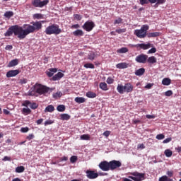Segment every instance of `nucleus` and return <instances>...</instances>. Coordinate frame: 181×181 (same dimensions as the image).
Segmentation results:
<instances>
[{
  "instance_id": "obj_1",
  "label": "nucleus",
  "mask_w": 181,
  "mask_h": 181,
  "mask_svg": "<svg viewBox=\"0 0 181 181\" xmlns=\"http://www.w3.org/2000/svg\"><path fill=\"white\" fill-rule=\"evenodd\" d=\"M17 36L18 39L22 40L26 37L28 35H30L29 30L26 28V24H24L23 27L18 25L11 26L7 31L4 33V36L6 37L9 36Z\"/></svg>"
},
{
  "instance_id": "obj_2",
  "label": "nucleus",
  "mask_w": 181,
  "mask_h": 181,
  "mask_svg": "<svg viewBox=\"0 0 181 181\" xmlns=\"http://www.w3.org/2000/svg\"><path fill=\"white\" fill-rule=\"evenodd\" d=\"M17 36L18 39L22 40L26 37L28 35H30L29 30L26 28V24H24L23 27L18 25L11 26L7 31L4 33V36L6 37L9 36Z\"/></svg>"
},
{
  "instance_id": "obj_3",
  "label": "nucleus",
  "mask_w": 181,
  "mask_h": 181,
  "mask_svg": "<svg viewBox=\"0 0 181 181\" xmlns=\"http://www.w3.org/2000/svg\"><path fill=\"white\" fill-rule=\"evenodd\" d=\"M99 168L103 172H108V170H115L117 168H121L122 163L119 160H112L110 162L107 160L102 161L99 163Z\"/></svg>"
},
{
  "instance_id": "obj_4",
  "label": "nucleus",
  "mask_w": 181,
  "mask_h": 181,
  "mask_svg": "<svg viewBox=\"0 0 181 181\" xmlns=\"http://www.w3.org/2000/svg\"><path fill=\"white\" fill-rule=\"evenodd\" d=\"M46 21H33L31 25L25 24L26 28L28 30V33H35V32H37L40 30L42 28V23H45Z\"/></svg>"
},
{
  "instance_id": "obj_5",
  "label": "nucleus",
  "mask_w": 181,
  "mask_h": 181,
  "mask_svg": "<svg viewBox=\"0 0 181 181\" xmlns=\"http://www.w3.org/2000/svg\"><path fill=\"white\" fill-rule=\"evenodd\" d=\"M148 30H149V25H143L141 27V29H136L134 32V35L139 37V39H145V37L147 36Z\"/></svg>"
},
{
  "instance_id": "obj_6",
  "label": "nucleus",
  "mask_w": 181,
  "mask_h": 181,
  "mask_svg": "<svg viewBox=\"0 0 181 181\" xmlns=\"http://www.w3.org/2000/svg\"><path fill=\"white\" fill-rule=\"evenodd\" d=\"M46 35H60L62 33V29L57 24H52L49 25L45 30Z\"/></svg>"
},
{
  "instance_id": "obj_7",
  "label": "nucleus",
  "mask_w": 181,
  "mask_h": 181,
  "mask_svg": "<svg viewBox=\"0 0 181 181\" xmlns=\"http://www.w3.org/2000/svg\"><path fill=\"white\" fill-rule=\"evenodd\" d=\"M34 90H35V93H37V94H39L40 95H45V94H47V93L50 91V88L40 83H36L34 85Z\"/></svg>"
},
{
  "instance_id": "obj_8",
  "label": "nucleus",
  "mask_w": 181,
  "mask_h": 181,
  "mask_svg": "<svg viewBox=\"0 0 181 181\" xmlns=\"http://www.w3.org/2000/svg\"><path fill=\"white\" fill-rule=\"evenodd\" d=\"M132 176H129V179H132L134 181H142L145 180V173H140L136 171L131 173Z\"/></svg>"
},
{
  "instance_id": "obj_9",
  "label": "nucleus",
  "mask_w": 181,
  "mask_h": 181,
  "mask_svg": "<svg viewBox=\"0 0 181 181\" xmlns=\"http://www.w3.org/2000/svg\"><path fill=\"white\" fill-rule=\"evenodd\" d=\"M49 4V0H33L32 1V5L35 6V8H43V6H46Z\"/></svg>"
},
{
  "instance_id": "obj_10",
  "label": "nucleus",
  "mask_w": 181,
  "mask_h": 181,
  "mask_svg": "<svg viewBox=\"0 0 181 181\" xmlns=\"http://www.w3.org/2000/svg\"><path fill=\"white\" fill-rule=\"evenodd\" d=\"M82 28L86 32H91L95 28V24L93 21H88L83 25Z\"/></svg>"
},
{
  "instance_id": "obj_11",
  "label": "nucleus",
  "mask_w": 181,
  "mask_h": 181,
  "mask_svg": "<svg viewBox=\"0 0 181 181\" xmlns=\"http://www.w3.org/2000/svg\"><path fill=\"white\" fill-rule=\"evenodd\" d=\"M146 60H148V55L144 54H141L135 58V61L137 63H142L143 64H145V63H146Z\"/></svg>"
},
{
  "instance_id": "obj_12",
  "label": "nucleus",
  "mask_w": 181,
  "mask_h": 181,
  "mask_svg": "<svg viewBox=\"0 0 181 181\" xmlns=\"http://www.w3.org/2000/svg\"><path fill=\"white\" fill-rule=\"evenodd\" d=\"M86 173L88 179H97L98 177V173H95L94 170H88Z\"/></svg>"
},
{
  "instance_id": "obj_13",
  "label": "nucleus",
  "mask_w": 181,
  "mask_h": 181,
  "mask_svg": "<svg viewBox=\"0 0 181 181\" xmlns=\"http://www.w3.org/2000/svg\"><path fill=\"white\" fill-rule=\"evenodd\" d=\"M19 73H21V70L19 69L10 70L6 73V77L8 78L11 77H16Z\"/></svg>"
},
{
  "instance_id": "obj_14",
  "label": "nucleus",
  "mask_w": 181,
  "mask_h": 181,
  "mask_svg": "<svg viewBox=\"0 0 181 181\" xmlns=\"http://www.w3.org/2000/svg\"><path fill=\"white\" fill-rule=\"evenodd\" d=\"M134 91V86L131 83L124 84V93H132Z\"/></svg>"
},
{
  "instance_id": "obj_15",
  "label": "nucleus",
  "mask_w": 181,
  "mask_h": 181,
  "mask_svg": "<svg viewBox=\"0 0 181 181\" xmlns=\"http://www.w3.org/2000/svg\"><path fill=\"white\" fill-rule=\"evenodd\" d=\"M47 77H53L54 73H57V68H51L46 71Z\"/></svg>"
},
{
  "instance_id": "obj_16",
  "label": "nucleus",
  "mask_w": 181,
  "mask_h": 181,
  "mask_svg": "<svg viewBox=\"0 0 181 181\" xmlns=\"http://www.w3.org/2000/svg\"><path fill=\"white\" fill-rule=\"evenodd\" d=\"M138 47H140V49H143V50H148V49H150V47H153V45H151L150 43L148 44H137Z\"/></svg>"
},
{
  "instance_id": "obj_17",
  "label": "nucleus",
  "mask_w": 181,
  "mask_h": 181,
  "mask_svg": "<svg viewBox=\"0 0 181 181\" xmlns=\"http://www.w3.org/2000/svg\"><path fill=\"white\" fill-rule=\"evenodd\" d=\"M64 74L62 72H58L54 76H52V80L53 81H57V80H60V78H63Z\"/></svg>"
},
{
  "instance_id": "obj_18",
  "label": "nucleus",
  "mask_w": 181,
  "mask_h": 181,
  "mask_svg": "<svg viewBox=\"0 0 181 181\" xmlns=\"http://www.w3.org/2000/svg\"><path fill=\"white\" fill-rule=\"evenodd\" d=\"M129 64L127 62H121L116 65L117 69H128Z\"/></svg>"
},
{
  "instance_id": "obj_19",
  "label": "nucleus",
  "mask_w": 181,
  "mask_h": 181,
  "mask_svg": "<svg viewBox=\"0 0 181 181\" xmlns=\"http://www.w3.org/2000/svg\"><path fill=\"white\" fill-rule=\"evenodd\" d=\"M146 62L148 63H150V64H155V63H156L158 60L156 59V57H155L154 56H151L147 58Z\"/></svg>"
},
{
  "instance_id": "obj_20",
  "label": "nucleus",
  "mask_w": 181,
  "mask_h": 181,
  "mask_svg": "<svg viewBox=\"0 0 181 181\" xmlns=\"http://www.w3.org/2000/svg\"><path fill=\"white\" fill-rule=\"evenodd\" d=\"M117 90L119 94H124L125 93V87L124 86L118 84L117 87Z\"/></svg>"
},
{
  "instance_id": "obj_21",
  "label": "nucleus",
  "mask_w": 181,
  "mask_h": 181,
  "mask_svg": "<svg viewBox=\"0 0 181 181\" xmlns=\"http://www.w3.org/2000/svg\"><path fill=\"white\" fill-rule=\"evenodd\" d=\"M160 36V33L159 32H155V33H147V37H158Z\"/></svg>"
},
{
  "instance_id": "obj_22",
  "label": "nucleus",
  "mask_w": 181,
  "mask_h": 181,
  "mask_svg": "<svg viewBox=\"0 0 181 181\" xmlns=\"http://www.w3.org/2000/svg\"><path fill=\"white\" fill-rule=\"evenodd\" d=\"M99 87L101 90H103V91H107L108 90V85H107V83L105 82H101L99 84Z\"/></svg>"
},
{
  "instance_id": "obj_23",
  "label": "nucleus",
  "mask_w": 181,
  "mask_h": 181,
  "mask_svg": "<svg viewBox=\"0 0 181 181\" xmlns=\"http://www.w3.org/2000/svg\"><path fill=\"white\" fill-rule=\"evenodd\" d=\"M170 83H172V81L169 78H164L162 80L163 86H170Z\"/></svg>"
},
{
  "instance_id": "obj_24",
  "label": "nucleus",
  "mask_w": 181,
  "mask_h": 181,
  "mask_svg": "<svg viewBox=\"0 0 181 181\" xmlns=\"http://www.w3.org/2000/svg\"><path fill=\"white\" fill-rule=\"evenodd\" d=\"M54 111V106L53 105H49L45 109V112H53Z\"/></svg>"
},
{
  "instance_id": "obj_25",
  "label": "nucleus",
  "mask_w": 181,
  "mask_h": 181,
  "mask_svg": "<svg viewBox=\"0 0 181 181\" xmlns=\"http://www.w3.org/2000/svg\"><path fill=\"white\" fill-rule=\"evenodd\" d=\"M74 36H84V32L82 30H76L73 32Z\"/></svg>"
},
{
  "instance_id": "obj_26",
  "label": "nucleus",
  "mask_w": 181,
  "mask_h": 181,
  "mask_svg": "<svg viewBox=\"0 0 181 181\" xmlns=\"http://www.w3.org/2000/svg\"><path fill=\"white\" fill-rule=\"evenodd\" d=\"M145 74V69L144 68H140L135 71L136 76H143V74Z\"/></svg>"
},
{
  "instance_id": "obj_27",
  "label": "nucleus",
  "mask_w": 181,
  "mask_h": 181,
  "mask_svg": "<svg viewBox=\"0 0 181 181\" xmlns=\"http://www.w3.org/2000/svg\"><path fill=\"white\" fill-rule=\"evenodd\" d=\"M18 59H13L8 63V67H14V66H18Z\"/></svg>"
},
{
  "instance_id": "obj_28",
  "label": "nucleus",
  "mask_w": 181,
  "mask_h": 181,
  "mask_svg": "<svg viewBox=\"0 0 181 181\" xmlns=\"http://www.w3.org/2000/svg\"><path fill=\"white\" fill-rule=\"evenodd\" d=\"M86 97H88V98H95V97H97V93L88 91L86 93Z\"/></svg>"
},
{
  "instance_id": "obj_29",
  "label": "nucleus",
  "mask_w": 181,
  "mask_h": 181,
  "mask_svg": "<svg viewBox=\"0 0 181 181\" xmlns=\"http://www.w3.org/2000/svg\"><path fill=\"white\" fill-rule=\"evenodd\" d=\"M75 102L78 104H83V103H86V98L83 97H76L75 98Z\"/></svg>"
},
{
  "instance_id": "obj_30",
  "label": "nucleus",
  "mask_w": 181,
  "mask_h": 181,
  "mask_svg": "<svg viewBox=\"0 0 181 181\" xmlns=\"http://www.w3.org/2000/svg\"><path fill=\"white\" fill-rule=\"evenodd\" d=\"M60 117H61V119H62V121H69V119H70V118H71V117L68 114H62L60 115Z\"/></svg>"
},
{
  "instance_id": "obj_31",
  "label": "nucleus",
  "mask_w": 181,
  "mask_h": 181,
  "mask_svg": "<svg viewBox=\"0 0 181 181\" xmlns=\"http://www.w3.org/2000/svg\"><path fill=\"white\" fill-rule=\"evenodd\" d=\"M16 173H23V172H25V167L24 166H18L16 168Z\"/></svg>"
},
{
  "instance_id": "obj_32",
  "label": "nucleus",
  "mask_w": 181,
  "mask_h": 181,
  "mask_svg": "<svg viewBox=\"0 0 181 181\" xmlns=\"http://www.w3.org/2000/svg\"><path fill=\"white\" fill-rule=\"evenodd\" d=\"M128 52H129V49L127 47H122L117 50V53H120V54L128 53Z\"/></svg>"
},
{
  "instance_id": "obj_33",
  "label": "nucleus",
  "mask_w": 181,
  "mask_h": 181,
  "mask_svg": "<svg viewBox=\"0 0 181 181\" xmlns=\"http://www.w3.org/2000/svg\"><path fill=\"white\" fill-rule=\"evenodd\" d=\"M57 110L59 112H64V111H66V106L64 105H59L57 107Z\"/></svg>"
},
{
  "instance_id": "obj_34",
  "label": "nucleus",
  "mask_w": 181,
  "mask_h": 181,
  "mask_svg": "<svg viewBox=\"0 0 181 181\" xmlns=\"http://www.w3.org/2000/svg\"><path fill=\"white\" fill-rule=\"evenodd\" d=\"M81 141H90V134H83L80 136Z\"/></svg>"
},
{
  "instance_id": "obj_35",
  "label": "nucleus",
  "mask_w": 181,
  "mask_h": 181,
  "mask_svg": "<svg viewBox=\"0 0 181 181\" xmlns=\"http://www.w3.org/2000/svg\"><path fill=\"white\" fill-rule=\"evenodd\" d=\"M164 153L167 158H170V156H172V155H173V152H172V151H170V149H166L164 151Z\"/></svg>"
},
{
  "instance_id": "obj_36",
  "label": "nucleus",
  "mask_w": 181,
  "mask_h": 181,
  "mask_svg": "<svg viewBox=\"0 0 181 181\" xmlns=\"http://www.w3.org/2000/svg\"><path fill=\"white\" fill-rule=\"evenodd\" d=\"M166 2V0H157L156 4L154 5L155 8H158L159 5H163Z\"/></svg>"
},
{
  "instance_id": "obj_37",
  "label": "nucleus",
  "mask_w": 181,
  "mask_h": 181,
  "mask_svg": "<svg viewBox=\"0 0 181 181\" xmlns=\"http://www.w3.org/2000/svg\"><path fill=\"white\" fill-rule=\"evenodd\" d=\"M4 16H5V18H8L9 19V18H12V16H13V11H6L4 13Z\"/></svg>"
},
{
  "instance_id": "obj_38",
  "label": "nucleus",
  "mask_w": 181,
  "mask_h": 181,
  "mask_svg": "<svg viewBox=\"0 0 181 181\" xmlns=\"http://www.w3.org/2000/svg\"><path fill=\"white\" fill-rule=\"evenodd\" d=\"M23 114H25V115H28V114H30V112H32V110H30V109L29 108H23L22 110Z\"/></svg>"
},
{
  "instance_id": "obj_39",
  "label": "nucleus",
  "mask_w": 181,
  "mask_h": 181,
  "mask_svg": "<svg viewBox=\"0 0 181 181\" xmlns=\"http://www.w3.org/2000/svg\"><path fill=\"white\" fill-rule=\"evenodd\" d=\"M83 67H85L86 69H94V64H91V63H86L83 65Z\"/></svg>"
},
{
  "instance_id": "obj_40",
  "label": "nucleus",
  "mask_w": 181,
  "mask_h": 181,
  "mask_svg": "<svg viewBox=\"0 0 181 181\" xmlns=\"http://www.w3.org/2000/svg\"><path fill=\"white\" fill-rule=\"evenodd\" d=\"M115 32L119 33V35H121V33H125V32H127V28L116 29Z\"/></svg>"
},
{
  "instance_id": "obj_41",
  "label": "nucleus",
  "mask_w": 181,
  "mask_h": 181,
  "mask_svg": "<svg viewBox=\"0 0 181 181\" xmlns=\"http://www.w3.org/2000/svg\"><path fill=\"white\" fill-rule=\"evenodd\" d=\"M114 81L115 80L111 76H109L106 80L107 84H114Z\"/></svg>"
},
{
  "instance_id": "obj_42",
  "label": "nucleus",
  "mask_w": 181,
  "mask_h": 181,
  "mask_svg": "<svg viewBox=\"0 0 181 181\" xmlns=\"http://www.w3.org/2000/svg\"><path fill=\"white\" fill-rule=\"evenodd\" d=\"M37 107H39V105H37V103H33L30 105V107L31 108V110H36Z\"/></svg>"
},
{
  "instance_id": "obj_43",
  "label": "nucleus",
  "mask_w": 181,
  "mask_h": 181,
  "mask_svg": "<svg viewBox=\"0 0 181 181\" xmlns=\"http://www.w3.org/2000/svg\"><path fill=\"white\" fill-rule=\"evenodd\" d=\"M88 60H91V61L94 60V59H95V54L94 53L89 54L88 56Z\"/></svg>"
},
{
  "instance_id": "obj_44",
  "label": "nucleus",
  "mask_w": 181,
  "mask_h": 181,
  "mask_svg": "<svg viewBox=\"0 0 181 181\" xmlns=\"http://www.w3.org/2000/svg\"><path fill=\"white\" fill-rule=\"evenodd\" d=\"M42 18H43V16L40 13H35L33 15L34 19H42Z\"/></svg>"
},
{
  "instance_id": "obj_45",
  "label": "nucleus",
  "mask_w": 181,
  "mask_h": 181,
  "mask_svg": "<svg viewBox=\"0 0 181 181\" xmlns=\"http://www.w3.org/2000/svg\"><path fill=\"white\" fill-rule=\"evenodd\" d=\"M122 18L119 17L117 19H116L114 22V25H119V23H122Z\"/></svg>"
},
{
  "instance_id": "obj_46",
  "label": "nucleus",
  "mask_w": 181,
  "mask_h": 181,
  "mask_svg": "<svg viewBox=\"0 0 181 181\" xmlns=\"http://www.w3.org/2000/svg\"><path fill=\"white\" fill-rule=\"evenodd\" d=\"M70 162L71 163H76L77 162V156H73L70 158Z\"/></svg>"
},
{
  "instance_id": "obj_47",
  "label": "nucleus",
  "mask_w": 181,
  "mask_h": 181,
  "mask_svg": "<svg viewBox=\"0 0 181 181\" xmlns=\"http://www.w3.org/2000/svg\"><path fill=\"white\" fill-rule=\"evenodd\" d=\"M54 122L53 120L48 119L45 122L44 125H45V127H47V125H52V124H53Z\"/></svg>"
},
{
  "instance_id": "obj_48",
  "label": "nucleus",
  "mask_w": 181,
  "mask_h": 181,
  "mask_svg": "<svg viewBox=\"0 0 181 181\" xmlns=\"http://www.w3.org/2000/svg\"><path fill=\"white\" fill-rule=\"evenodd\" d=\"M74 18L76 21H81V19H83V17H81V15H80V14H74Z\"/></svg>"
},
{
  "instance_id": "obj_49",
  "label": "nucleus",
  "mask_w": 181,
  "mask_h": 181,
  "mask_svg": "<svg viewBox=\"0 0 181 181\" xmlns=\"http://www.w3.org/2000/svg\"><path fill=\"white\" fill-rule=\"evenodd\" d=\"M156 139H158V141H160L162 139H165V135L160 134L156 136Z\"/></svg>"
},
{
  "instance_id": "obj_50",
  "label": "nucleus",
  "mask_w": 181,
  "mask_h": 181,
  "mask_svg": "<svg viewBox=\"0 0 181 181\" xmlns=\"http://www.w3.org/2000/svg\"><path fill=\"white\" fill-rule=\"evenodd\" d=\"M173 92L172 90H167L165 93V97H170V95H173Z\"/></svg>"
},
{
  "instance_id": "obj_51",
  "label": "nucleus",
  "mask_w": 181,
  "mask_h": 181,
  "mask_svg": "<svg viewBox=\"0 0 181 181\" xmlns=\"http://www.w3.org/2000/svg\"><path fill=\"white\" fill-rule=\"evenodd\" d=\"M69 160V158L67 156H63L59 158V162H67Z\"/></svg>"
},
{
  "instance_id": "obj_52",
  "label": "nucleus",
  "mask_w": 181,
  "mask_h": 181,
  "mask_svg": "<svg viewBox=\"0 0 181 181\" xmlns=\"http://www.w3.org/2000/svg\"><path fill=\"white\" fill-rule=\"evenodd\" d=\"M152 53H156V47H153V48H151V49H149L148 51V54H151Z\"/></svg>"
},
{
  "instance_id": "obj_53",
  "label": "nucleus",
  "mask_w": 181,
  "mask_h": 181,
  "mask_svg": "<svg viewBox=\"0 0 181 181\" xmlns=\"http://www.w3.org/2000/svg\"><path fill=\"white\" fill-rule=\"evenodd\" d=\"M146 118H148V119H153L156 118V116L155 115H146Z\"/></svg>"
},
{
  "instance_id": "obj_54",
  "label": "nucleus",
  "mask_w": 181,
  "mask_h": 181,
  "mask_svg": "<svg viewBox=\"0 0 181 181\" xmlns=\"http://www.w3.org/2000/svg\"><path fill=\"white\" fill-rule=\"evenodd\" d=\"M33 138H35V135L31 134L26 137V139H28V141H31V139H33Z\"/></svg>"
},
{
  "instance_id": "obj_55",
  "label": "nucleus",
  "mask_w": 181,
  "mask_h": 181,
  "mask_svg": "<svg viewBox=\"0 0 181 181\" xmlns=\"http://www.w3.org/2000/svg\"><path fill=\"white\" fill-rule=\"evenodd\" d=\"M30 104H32V103H30V101H29V100H25V101L23 103V107H28V105H30Z\"/></svg>"
},
{
  "instance_id": "obj_56",
  "label": "nucleus",
  "mask_w": 181,
  "mask_h": 181,
  "mask_svg": "<svg viewBox=\"0 0 181 181\" xmlns=\"http://www.w3.org/2000/svg\"><path fill=\"white\" fill-rule=\"evenodd\" d=\"M62 95H63V93H62V92H57L56 93H54V94L53 95V96H54V98H56V97L60 98V97H62Z\"/></svg>"
},
{
  "instance_id": "obj_57",
  "label": "nucleus",
  "mask_w": 181,
  "mask_h": 181,
  "mask_svg": "<svg viewBox=\"0 0 181 181\" xmlns=\"http://www.w3.org/2000/svg\"><path fill=\"white\" fill-rule=\"evenodd\" d=\"M153 87V83H148L144 88H146L147 90H150V88H152Z\"/></svg>"
},
{
  "instance_id": "obj_58",
  "label": "nucleus",
  "mask_w": 181,
  "mask_h": 181,
  "mask_svg": "<svg viewBox=\"0 0 181 181\" xmlns=\"http://www.w3.org/2000/svg\"><path fill=\"white\" fill-rule=\"evenodd\" d=\"M159 181H168V176L163 175L159 178Z\"/></svg>"
},
{
  "instance_id": "obj_59",
  "label": "nucleus",
  "mask_w": 181,
  "mask_h": 181,
  "mask_svg": "<svg viewBox=\"0 0 181 181\" xmlns=\"http://www.w3.org/2000/svg\"><path fill=\"white\" fill-rule=\"evenodd\" d=\"M21 131L23 132V133H26L29 131V127H22L21 129Z\"/></svg>"
},
{
  "instance_id": "obj_60",
  "label": "nucleus",
  "mask_w": 181,
  "mask_h": 181,
  "mask_svg": "<svg viewBox=\"0 0 181 181\" xmlns=\"http://www.w3.org/2000/svg\"><path fill=\"white\" fill-rule=\"evenodd\" d=\"M148 4H149V1L148 0H140L141 5H145Z\"/></svg>"
},
{
  "instance_id": "obj_61",
  "label": "nucleus",
  "mask_w": 181,
  "mask_h": 181,
  "mask_svg": "<svg viewBox=\"0 0 181 181\" xmlns=\"http://www.w3.org/2000/svg\"><path fill=\"white\" fill-rule=\"evenodd\" d=\"M170 141H172L171 137L167 138L165 140H163V144H169V142H170Z\"/></svg>"
},
{
  "instance_id": "obj_62",
  "label": "nucleus",
  "mask_w": 181,
  "mask_h": 181,
  "mask_svg": "<svg viewBox=\"0 0 181 181\" xmlns=\"http://www.w3.org/2000/svg\"><path fill=\"white\" fill-rule=\"evenodd\" d=\"M20 83H21V84H26V83H28V79L22 78L20 80Z\"/></svg>"
},
{
  "instance_id": "obj_63",
  "label": "nucleus",
  "mask_w": 181,
  "mask_h": 181,
  "mask_svg": "<svg viewBox=\"0 0 181 181\" xmlns=\"http://www.w3.org/2000/svg\"><path fill=\"white\" fill-rule=\"evenodd\" d=\"M13 49V46L12 45H6L5 47V50H12Z\"/></svg>"
},
{
  "instance_id": "obj_64",
  "label": "nucleus",
  "mask_w": 181,
  "mask_h": 181,
  "mask_svg": "<svg viewBox=\"0 0 181 181\" xmlns=\"http://www.w3.org/2000/svg\"><path fill=\"white\" fill-rule=\"evenodd\" d=\"M167 175H168V176H169V177H173V171H168Z\"/></svg>"
}]
</instances>
